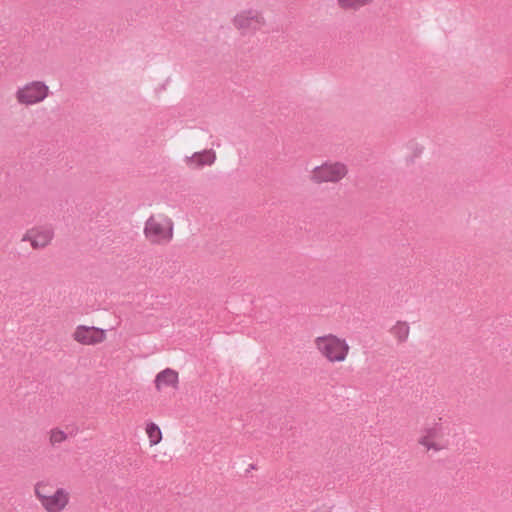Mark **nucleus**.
I'll use <instances>...</instances> for the list:
<instances>
[{"mask_svg": "<svg viewBox=\"0 0 512 512\" xmlns=\"http://www.w3.org/2000/svg\"><path fill=\"white\" fill-rule=\"evenodd\" d=\"M34 496L46 512H63L71 502V494L64 487H56L48 479L38 480L33 486Z\"/></svg>", "mask_w": 512, "mask_h": 512, "instance_id": "1", "label": "nucleus"}, {"mask_svg": "<svg viewBox=\"0 0 512 512\" xmlns=\"http://www.w3.org/2000/svg\"><path fill=\"white\" fill-rule=\"evenodd\" d=\"M317 354L330 364L345 362L350 354L347 340L333 333L319 335L313 340Z\"/></svg>", "mask_w": 512, "mask_h": 512, "instance_id": "2", "label": "nucleus"}, {"mask_svg": "<svg viewBox=\"0 0 512 512\" xmlns=\"http://www.w3.org/2000/svg\"><path fill=\"white\" fill-rule=\"evenodd\" d=\"M145 238L152 244H167L174 235L173 220L165 213L152 214L145 222Z\"/></svg>", "mask_w": 512, "mask_h": 512, "instance_id": "3", "label": "nucleus"}, {"mask_svg": "<svg viewBox=\"0 0 512 512\" xmlns=\"http://www.w3.org/2000/svg\"><path fill=\"white\" fill-rule=\"evenodd\" d=\"M349 173L348 166L342 161L327 160L312 168L309 180L315 185L324 183L337 184Z\"/></svg>", "mask_w": 512, "mask_h": 512, "instance_id": "4", "label": "nucleus"}, {"mask_svg": "<svg viewBox=\"0 0 512 512\" xmlns=\"http://www.w3.org/2000/svg\"><path fill=\"white\" fill-rule=\"evenodd\" d=\"M450 429L441 423L426 427L418 438V444L427 452H440L451 446Z\"/></svg>", "mask_w": 512, "mask_h": 512, "instance_id": "5", "label": "nucleus"}, {"mask_svg": "<svg viewBox=\"0 0 512 512\" xmlns=\"http://www.w3.org/2000/svg\"><path fill=\"white\" fill-rule=\"evenodd\" d=\"M55 232L52 226L35 225L23 234L21 241L28 242L33 250H43L52 244Z\"/></svg>", "mask_w": 512, "mask_h": 512, "instance_id": "6", "label": "nucleus"}, {"mask_svg": "<svg viewBox=\"0 0 512 512\" xmlns=\"http://www.w3.org/2000/svg\"><path fill=\"white\" fill-rule=\"evenodd\" d=\"M232 23L234 28L241 34L255 32L265 24L263 15L254 9H244L237 12Z\"/></svg>", "mask_w": 512, "mask_h": 512, "instance_id": "7", "label": "nucleus"}, {"mask_svg": "<svg viewBox=\"0 0 512 512\" xmlns=\"http://www.w3.org/2000/svg\"><path fill=\"white\" fill-rule=\"evenodd\" d=\"M49 88L42 82H31L17 91L16 98L19 103L34 105L47 98Z\"/></svg>", "mask_w": 512, "mask_h": 512, "instance_id": "8", "label": "nucleus"}, {"mask_svg": "<svg viewBox=\"0 0 512 512\" xmlns=\"http://www.w3.org/2000/svg\"><path fill=\"white\" fill-rule=\"evenodd\" d=\"M72 338L78 344L93 346L103 343L107 334L104 329L99 327L78 325L72 333Z\"/></svg>", "mask_w": 512, "mask_h": 512, "instance_id": "9", "label": "nucleus"}, {"mask_svg": "<svg viewBox=\"0 0 512 512\" xmlns=\"http://www.w3.org/2000/svg\"><path fill=\"white\" fill-rule=\"evenodd\" d=\"M154 385L158 392L167 389L176 390L179 386V373L171 368H166L156 375Z\"/></svg>", "mask_w": 512, "mask_h": 512, "instance_id": "10", "label": "nucleus"}, {"mask_svg": "<svg viewBox=\"0 0 512 512\" xmlns=\"http://www.w3.org/2000/svg\"><path fill=\"white\" fill-rule=\"evenodd\" d=\"M216 160V153L212 149L195 152L185 159L186 165L191 169H200L212 165Z\"/></svg>", "mask_w": 512, "mask_h": 512, "instance_id": "11", "label": "nucleus"}, {"mask_svg": "<svg viewBox=\"0 0 512 512\" xmlns=\"http://www.w3.org/2000/svg\"><path fill=\"white\" fill-rule=\"evenodd\" d=\"M389 332L398 343H404L410 336V326L406 321H397Z\"/></svg>", "mask_w": 512, "mask_h": 512, "instance_id": "12", "label": "nucleus"}, {"mask_svg": "<svg viewBox=\"0 0 512 512\" xmlns=\"http://www.w3.org/2000/svg\"><path fill=\"white\" fill-rule=\"evenodd\" d=\"M374 0H337V7L344 12H356L365 6H369Z\"/></svg>", "mask_w": 512, "mask_h": 512, "instance_id": "13", "label": "nucleus"}, {"mask_svg": "<svg viewBox=\"0 0 512 512\" xmlns=\"http://www.w3.org/2000/svg\"><path fill=\"white\" fill-rule=\"evenodd\" d=\"M145 433L148 437L149 445L155 446L162 441V431L154 422H148L145 425Z\"/></svg>", "mask_w": 512, "mask_h": 512, "instance_id": "14", "label": "nucleus"}, {"mask_svg": "<svg viewBox=\"0 0 512 512\" xmlns=\"http://www.w3.org/2000/svg\"><path fill=\"white\" fill-rule=\"evenodd\" d=\"M67 438L66 432L60 428H53L49 431V443L52 446L65 442Z\"/></svg>", "mask_w": 512, "mask_h": 512, "instance_id": "15", "label": "nucleus"}]
</instances>
